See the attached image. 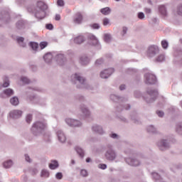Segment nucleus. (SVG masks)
<instances>
[{
    "label": "nucleus",
    "instance_id": "nucleus-47",
    "mask_svg": "<svg viewBox=\"0 0 182 182\" xmlns=\"http://www.w3.org/2000/svg\"><path fill=\"white\" fill-rule=\"evenodd\" d=\"M25 159H26V161H28V163H31V158H29V156L28 155H25Z\"/></svg>",
    "mask_w": 182,
    "mask_h": 182
},
{
    "label": "nucleus",
    "instance_id": "nucleus-29",
    "mask_svg": "<svg viewBox=\"0 0 182 182\" xmlns=\"http://www.w3.org/2000/svg\"><path fill=\"white\" fill-rule=\"evenodd\" d=\"M41 177H49V172L46 170L41 171Z\"/></svg>",
    "mask_w": 182,
    "mask_h": 182
},
{
    "label": "nucleus",
    "instance_id": "nucleus-41",
    "mask_svg": "<svg viewBox=\"0 0 182 182\" xmlns=\"http://www.w3.org/2000/svg\"><path fill=\"white\" fill-rule=\"evenodd\" d=\"M103 63V60L102 59H98L95 62V65H102Z\"/></svg>",
    "mask_w": 182,
    "mask_h": 182
},
{
    "label": "nucleus",
    "instance_id": "nucleus-28",
    "mask_svg": "<svg viewBox=\"0 0 182 182\" xmlns=\"http://www.w3.org/2000/svg\"><path fill=\"white\" fill-rule=\"evenodd\" d=\"M46 46H48V42L43 41V42L40 43L41 49H45V48H46Z\"/></svg>",
    "mask_w": 182,
    "mask_h": 182
},
{
    "label": "nucleus",
    "instance_id": "nucleus-44",
    "mask_svg": "<svg viewBox=\"0 0 182 182\" xmlns=\"http://www.w3.org/2000/svg\"><path fill=\"white\" fill-rule=\"evenodd\" d=\"M99 168H102V170H105V168H107V166L106 164H100Z\"/></svg>",
    "mask_w": 182,
    "mask_h": 182
},
{
    "label": "nucleus",
    "instance_id": "nucleus-16",
    "mask_svg": "<svg viewBox=\"0 0 182 182\" xmlns=\"http://www.w3.org/2000/svg\"><path fill=\"white\" fill-rule=\"evenodd\" d=\"M92 130H94V132H97L100 134H103V129L99 126L93 127Z\"/></svg>",
    "mask_w": 182,
    "mask_h": 182
},
{
    "label": "nucleus",
    "instance_id": "nucleus-24",
    "mask_svg": "<svg viewBox=\"0 0 182 182\" xmlns=\"http://www.w3.org/2000/svg\"><path fill=\"white\" fill-rule=\"evenodd\" d=\"M80 62L82 65H87V63H89V58H87V57L82 58Z\"/></svg>",
    "mask_w": 182,
    "mask_h": 182
},
{
    "label": "nucleus",
    "instance_id": "nucleus-17",
    "mask_svg": "<svg viewBox=\"0 0 182 182\" xmlns=\"http://www.w3.org/2000/svg\"><path fill=\"white\" fill-rule=\"evenodd\" d=\"M4 95H7L8 97H9V96H12V95H14V90L12 89H6L4 91Z\"/></svg>",
    "mask_w": 182,
    "mask_h": 182
},
{
    "label": "nucleus",
    "instance_id": "nucleus-50",
    "mask_svg": "<svg viewBox=\"0 0 182 182\" xmlns=\"http://www.w3.org/2000/svg\"><path fill=\"white\" fill-rule=\"evenodd\" d=\"M55 21H60V15L57 14L55 18Z\"/></svg>",
    "mask_w": 182,
    "mask_h": 182
},
{
    "label": "nucleus",
    "instance_id": "nucleus-58",
    "mask_svg": "<svg viewBox=\"0 0 182 182\" xmlns=\"http://www.w3.org/2000/svg\"><path fill=\"white\" fill-rule=\"evenodd\" d=\"M28 12H31V9H28Z\"/></svg>",
    "mask_w": 182,
    "mask_h": 182
},
{
    "label": "nucleus",
    "instance_id": "nucleus-38",
    "mask_svg": "<svg viewBox=\"0 0 182 182\" xmlns=\"http://www.w3.org/2000/svg\"><path fill=\"white\" fill-rule=\"evenodd\" d=\"M139 19H144V14L143 12H140L138 14Z\"/></svg>",
    "mask_w": 182,
    "mask_h": 182
},
{
    "label": "nucleus",
    "instance_id": "nucleus-60",
    "mask_svg": "<svg viewBox=\"0 0 182 182\" xmlns=\"http://www.w3.org/2000/svg\"><path fill=\"white\" fill-rule=\"evenodd\" d=\"M115 1H120V0H115Z\"/></svg>",
    "mask_w": 182,
    "mask_h": 182
},
{
    "label": "nucleus",
    "instance_id": "nucleus-53",
    "mask_svg": "<svg viewBox=\"0 0 182 182\" xmlns=\"http://www.w3.org/2000/svg\"><path fill=\"white\" fill-rule=\"evenodd\" d=\"M122 32H123V33L124 35V33H126V32H127V28L124 27L123 29H122Z\"/></svg>",
    "mask_w": 182,
    "mask_h": 182
},
{
    "label": "nucleus",
    "instance_id": "nucleus-7",
    "mask_svg": "<svg viewBox=\"0 0 182 182\" xmlns=\"http://www.w3.org/2000/svg\"><path fill=\"white\" fill-rule=\"evenodd\" d=\"M11 117H13V119H18V117H21L22 116V111L19 110H14L10 112Z\"/></svg>",
    "mask_w": 182,
    "mask_h": 182
},
{
    "label": "nucleus",
    "instance_id": "nucleus-6",
    "mask_svg": "<svg viewBox=\"0 0 182 182\" xmlns=\"http://www.w3.org/2000/svg\"><path fill=\"white\" fill-rule=\"evenodd\" d=\"M105 157H107V160H114L116 159V154L113 150L109 149L105 154Z\"/></svg>",
    "mask_w": 182,
    "mask_h": 182
},
{
    "label": "nucleus",
    "instance_id": "nucleus-22",
    "mask_svg": "<svg viewBox=\"0 0 182 182\" xmlns=\"http://www.w3.org/2000/svg\"><path fill=\"white\" fill-rule=\"evenodd\" d=\"M4 167H5V168H9V167H11V166H12V161L9 160L7 161L6 162L4 163Z\"/></svg>",
    "mask_w": 182,
    "mask_h": 182
},
{
    "label": "nucleus",
    "instance_id": "nucleus-56",
    "mask_svg": "<svg viewBox=\"0 0 182 182\" xmlns=\"http://www.w3.org/2000/svg\"><path fill=\"white\" fill-rule=\"evenodd\" d=\"M71 163H72V164H75V161H74V160H72V161H71Z\"/></svg>",
    "mask_w": 182,
    "mask_h": 182
},
{
    "label": "nucleus",
    "instance_id": "nucleus-1",
    "mask_svg": "<svg viewBox=\"0 0 182 182\" xmlns=\"http://www.w3.org/2000/svg\"><path fill=\"white\" fill-rule=\"evenodd\" d=\"M37 6L40 10L35 12V16L36 18H38V19H43L46 15L45 11L46 9H48V6L43 3V1H38L37 3Z\"/></svg>",
    "mask_w": 182,
    "mask_h": 182
},
{
    "label": "nucleus",
    "instance_id": "nucleus-52",
    "mask_svg": "<svg viewBox=\"0 0 182 182\" xmlns=\"http://www.w3.org/2000/svg\"><path fill=\"white\" fill-rule=\"evenodd\" d=\"M151 12V10L150 9H145L146 14H150Z\"/></svg>",
    "mask_w": 182,
    "mask_h": 182
},
{
    "label": "nucleus",
    "instance_id": "nucleus-11",
    "mask_svg": "<svg viewBox=\"0 0 182 182\" xmlns=\"http://www.w3.org/2000/svg\"><path fill=\"white\" fill-rule=\"evenodd\" d=\"M127 163H129V164H130V166H136L140 164V162H139V161H137V159H127Z\"/></svg>",
    "mask_w": 182,
    "mask_h": 182
},
{
    "label": "nucleus",
    "instance_id": "nucleus-40",
    "mask_svg": "<svg viewBox=\"0 0 182 182\" xmlns=\"http://www.w3.org/2000/svg\"><path fill=\"white\" fill-rule=\"evenodd\" d=\"M103 25H104V26L109 25V20L107 18L103 19Z\"/></svg>",
    "mask_w": 182,
    "mask_h": 182
},
{
    "label": "nucleus",
    "instance_id": "nucleus-10",
    "mask_svg": "<svg viewBox=\"0 0 182 182\" xmlns=\"http://www.w3.org/2000/svg\"><path fill=\"white\" fill-rule=\"evenodd\" d=\"M45 127H46V125L43 122H36L33 126V128L37 129V130L39 129H43Z\"/></svg>",
    "mask_w": 182,
    "mask_h": 182
},
{
    "label": "nucleus",
    "instance_id": "nucleus-51",
    "mask_svg": "<svg viewBox=\"0 0 182 182\" xmlns=\"http://www.w3.org/2000/svg\"><path fill=\"white\" fill-rule=\"evenodd\" d=\"M120 90H124V89H126V85H122L119 87Z\"/></svg>",
    "mask_w": 182,
    "mask_h": 182
},
{
    "label": "nucleus",
    "instance_id": "nucleus-20",
    "mask_svg": "<svg viewBox=\"0 0 182 182\" xmlns=\"http://www.w3.org/2000/svg\"><path fill=\"white\" fill-rule=\"evenodd\" d=\"M75 150L77 153L80 156V157H83L85 156V152L83 151V149H82L80 147H76Z\"/></svg>",
    "mask_w": 182,
    "mask_h": 182
},
{
    "label": "nucleus",
    "instance_id": "nucleus-3",
    "mask_svg": "<svg viewBox=\"0 0 182 182\" xmlns=\"http://www.w3.org/2000/svg\"><path fill=\"white\" fill-rule=\"evenodd\" d=\"M145 77V83H146V85H153L154 83H156V76H154V75L146 74Z\"/></svg>",
    "mask_w": 182,
    "mask_h": 182
},
{
    "label": "nucleus",
    "instance_id": "nucleus-43",
    "mask_svg": "<svg viewBox=\"0 0 182 182\" xmlns=\"http://www.w3.org/2000/svg\"><path fill=\"white\" fill-rule=\"evenodd\" d=\"M156 114H158V116L159 117H163V116H164V112H161V111H158L156 112Z\"/></svg>",
    "mask_w": 182,
    "mask_h": 182
},
{
    "label": "nucleus",
    "instance_id": "nucleus-23",
    "mask_svg": "<svg viewBox=\"0 0 182 182\" xmlns=\"http://www.w3.org/2000/svg\"><path fill=\"white\" fill-rule=\"evenodd\" d=\"M149 95H150V96H154L155 97H157L159 92H157V90H153L149 91Z\"/></svg>",
    "mask_w": 182,
    "mask_h": 182
},
{
    "label": "nucleus",
    "instance_id": "nucleus-19",
    "mask_svg": "<svg viewBox=\"0 0 182 182\" xmlns=\"http://www.w3.org/2000/svg\"><path fill=\"white\" fill-rule=\"evenodd\" d=\"M74 78L76 79L77 80H78V82H80V83H84L85 82V78H83L82 77L79 76V75H77V74L74 75Z\"/></svg>",
    "mask_w": 182,
    "mask_h": 182
},
{
    "label": "nucleus",
    "instance_id": "nucleus-57",
    "mask_svg": "<svg viewBox=\"0 0 182 182\" xmlns=\"http://www.w3.org/2000/svg\"><path fill=\"white\" fill-rule=\"evenodd\" d=\"M129 109H130V106H129V108H127V110H128Z\"/></svg>",
    "mask_w": 182,
    "mask_h": 182
},
{
    "label": "nucleus",
    "instance_id": "nucleus-21",
    "mask_svg": "<svg viewBox=\"0 0 182 182\" xmlns=\"http://www.w3.org/2000/svg\"><path fill=\"white\" fill-rule=\"evenodd\" d=\"M44 60L47 63H49L52 60V55L51 54H46L44 55Z\"/></svg>",
    "mask_w": 182,
    "mask_h": 182
},
{
    "label": "nucleus",
    "instance_id": "nucleus-54",
    "mask_svg": "<svg viewBox=\"0 0 182 182\" xmlns=\"http://www.w3.org/2000/svg\"><path fill=\"white\" fill-rule=\"evenodd\" d=\"M111 137H112V139H116V137H117V134H111Z\"/></svg>",
    "mask_w": 182,
    "mask_h": 182
},
{
    "label": "nucleus",
    "instance_id": "nucleus-32",
    "mask_svg": "<svg viewBox=\"0 0 182 182\" xmlns=\"http://www.w3.org/2000/svg\"><path fill=\"white\" fill-rule=\"evenodd\" d=\"M161 147H164V149H167V147H168L167 146V143H166V141L163 140L161 141V144H160Z\"/></svg>",
    "mask_w": 182,
    "mask_h": 182
},
{
    "label": "nucleus",
    "instance_id": "nucleus-26",
    "mask_svg": "<svg viewBox=\"0 0 182 182\" xmlns=\"http://www.w3.org/2000/svg\"><path fill=\"white\" fill-rule=\"evenodd\" d=\"M30 46L32 48L33 50H36L39 45L37 43H30Z\"/></svg>",
    "mask_w": 182,
    "mask_h": 182
},
{
    "label": "nucleus",
    "instance_id": "nucleus-48",
    "mask_svg": "<svg viewBox=\"0 0 182 182\" xmlns=\"http://www.w3.org/2000/svg\"><path fill=\"white\" fill-rule=\"evenodd\" d=\"M17 42L18 43H21V42H23V37H20L17 38Z\"/></svg>",
    "mask_w": 182,
    "mask_h": 182
},
{
    "label": "nucleus",
    "instance_id": "nucleus-33",
    "mask_svg": "<svg viewBox=\"0 0 182 182\" xmlns=\"http://www.w3.org/2000/svg\"><path fill=\"white\" fill-rule=\"evenodd\" d=\"M21 82H23V83H26V84H28V83H29V79H28L26 77H21Z\"/></svg>",
    "mask_w": 182,
    "mask_h": 182
},
{
    "label": "nucleus",
    "instance_id": "nucleus-49",
    "mask_svg": "<svg viewBox=\"0 0 182 182\" xmlns=\"http://www.w3.org/2000/svg\"><path fill=\"white\" fill-rule=\"evenodd\" d=\"M149 132H154V126H150L148 128Z\"/></svg>",
    "mask_w": 182,
    "mask_h": 182
},
{
    "label": "nucleus",
    "instance_id": "nucleus-45",
    "mask_svg": "<svg viewBox=\"0 0 182 182\" xmlns=\"http://www.w3.org/2000/svg\"><path fill=\"white\" fill-rule=\"evenodd\" d=\"M82 113H85V114H89V110H87V109H86V108L82 109Z\"/></svg>",
    "mask_w": 182,
    "mask_h": 182
},
{
    "label": "nucleus",
    "instance_id": "nucleus-8",
    "mask_svg": "<svg viewBox=\"0 0 182 182\" xmlns=\"http://www.w3.org/2000/svg\"><path fill=\"white\" fill-rule=\"evenodd\" d=\"M82 21H83V16H82V14L77 13L74 18L75 23H82Z\"/></svg>",
    "mask_w": 182,
    "mask_h": 182
},
{
    "label": "nucleus",
    "instance_id": "nucleus-12",
    "mask_svg": "<svg viewBox=\"0 0 182 182\" xmlns=\"http://www.w3.org/2000/svg\"><path fill=\"white\" fill-rule=\"evenodd\" d=\"M85 41V38H83V36H79L74 38L75 43H77V45H80V43H83Z\"/></svg>",
    "mask_w": 182,
    "mask_h": 182
},
{
    "label": "nucleus",
    "instance_id": "nucleus-25",
    "mask_svg": "<svg viewBox=\"0 0 182 182\" xmlns=\"http://www.w3.org/2000/svg\"><path fill=\"white\" fill-rule=\"evenodd\" d=\"M90 41H92V45H97V38L95 36H91L90 37Z\"/></svg>",
    "mask_w": 182,
    "mask_h": 182
},
{
    "label": "nucleus",
    "instance_id": "nucleus-2",
    "mask_svg": "<svg viewBox=\"0 0 182 182\" xmlns=\"http://www.w3.org/2000/svg\"><path fill=\"white\" fill-rule=\"evenodd\" d=\"M159 52V47L156 46H151L147 51V55L149 56V58H151L156 55V53H158Z\"/></svg>",
    "mask_w": 182,
    "mask_h": 182
},
{
    "label": "nucleus",
    "instance_id": "nucleus-36",
    "mask_svg": "<svg viewBox=\"0 0 182 182\" xmlns=\"http://www.w3.org/2000/svg\"><path fill=\"white\" fill-rule=\"evenodd\" d=\"M80 174L81 176H82L83 177H86V176H87V171L82 169L80 171Z\"/></svg>",
    "mask_w": 182,
    "mask_h": 182
},
{
    "label": "nucleus",
    "instance_id": "nucleus-5",
    "mask_svg": "<svg viewBox=\"0 0 182 182\" xmlns=\"http://www.w3.org/2000/svg\"><path fill=\"white\" fill-rule=\"evenodd\" d=\"M114 72L113 68H109L108 70H105L103 72L101 73L100 76L102 79H107L112 73Z\"/></svg>",
    "mask_w": 182,
    "mask_h": 182
},
{
    "label": "nucleus",
    "instance_id": "nucleus-27",
    "mask_svg": "<svg viewBox=\"0 0 182 182\" xmlns=\"http://www.w3.org/2000/svg\"><path fill=\"white\" fill-rule=\"evenodd\" d=\"M161 46L164 49H167L168 48V43L164 40L161 41Z\"/></svg>",
    "mask_w": 182,
    "mask_h": 182
},
{
    "label": "nucleus",
    "instance_id": "nucleus-37",
    "mask_svg": "<svg viewBox=\"0 0 182 182\" xmlns=\"http://www.w3.org/2000/svg\"><path fill=\"white\" fill-rule=\"evenodd\" d=\"M57 4L58 5V6H63V5H65V2L63 1V0H58Z\"/></svg>",
    "mask_w": 182,
    "mask_h": 182
},
{
    "label": "nucleus",
    "instance_id": "nucleus-18",
    "mask_svg": "<svg viewBox=\"0 0 182 182\" xmlns=\"http://www.w3.org/2000/svg\"><path fill=\"white\" fill-rule=\"evenodd\" d=\"M159 12H161V15H164V16L167 15V11L166 10V7L164 6H161L159 7Z\"/></svg>",
    "mask_w": 182,
    "mask_h": 182
},
{
    "label": "nucleus",
    "instance_id": "nucleus-42",
    "mask_svg": "<svg viewBox=\"0 0 182 182\" xmlns=\"http://www.w3.org/2000/svg\"><path fill=\"white\" fill-rule=\"evenodd\" d=\"M46 28L49 29L50 31H52V29H53V25L52 24H46Z\"/></svg>",
    "mask_w": 182,
    "mask_h": 182
},
{
    "label": "nucleus",
    "instance_id": "nucleus-14",
    "mask_svg": "<svg viewBox=\"0 0 182 182\" xmlns=\"http://www.w3.org/2000/svg\"><path fill=\"white\" fill-rule=\"evenodd\" d=\"M10 103L14 106H18V105H19V100H18V97H14L10 100Z\"/></svg>",
    "mask_w": 182,
    "mask_h": 182
},
{
    "label": "nucleus",
    "instance_id": "nucleus-9",
    "mask_svg": "<svg viewBox=\"0 0 182 182\" xmlns=\"http://www.w3.org/2000/svg\"><path fill=\"white\" fill-rule=\"evenodd\" d=\"M58 140L61 141V143H65V141H66V136H65V134L62 132V131L58 132Z\"/></svg>",
    "mask_w": 182,
    "mask_h": 182
},
{
    "label": "nucleus",
    "instance_id": "nucleus-13",
    "mask_svg": "<svg viewBox=\"0 0 182 182\" xmlns=\"http://www.w3.org/2000/svg\"><path fill=\"white\" fill-rule=\"evenodd\" d=\"M59 167V164L57 161H52L51 163L49 164V168L51 170H55V168H58Z\"/></svg>",
    "mask_w": 182,
    "mask_h": 182
},
{
    "label": "nucleus",
    "instance_id": "nucleus-55",
    "mask_svg": "<svg viewBox=\"0 0 182 182\" xmlns=\"http://www.w3.org/2000/svg\"><path fill=\"white\" fill-rule=\"evenodd\" d=\"M86 162L87 163H90V158H87L86 159Z\"/></svg>",
    "mask_w": 182,
    "mask_h": 182
},
{
    "label": "nucleus",
    "instance_id": "nucleus-34",
    "mask_svg": "<svg viewBox=\"0 0 182 182\" xmlns=\"http://www.w3.org/2000/svg\"><path fill=\"white\" fill-rule=\"evenodd\" d=\"M26 121L28 122V123H31V122H32V115L31 114H28L26 116Z\"/></svg>",
    "mask_w": 182,
    "mask_h": 182
},
{
    "label": "nucleus",
    "instance_id": "nucleus-30",
    "mask_svg": "<svg viewBox=\"0 0 182 182\" xmlns=\"http://www.w3.org/2000/svg\"><path fill=\"white\" fill-rule=\"evenodd\" d=\"M104 39L105 42H110V39H112V36L110 34H105Z\"/></svg>",
    "mask_w": 182,
    "mask_h": 182
},
{
    "label": "nucleus",
    "instance_id": "nucleus-46",
    "mask_svg": "<svg viewBox=\"0 0 182 182\" xmlns=\"http://www.w3.org/2000/svg\"><path fill=\"white\" fill-rule=\"evenodd\" d=\"M92 28H93V29H99V28H100L99 24H97V23H94V24L92 25Z\"/></svg>",
    "mask_w": 182,
    "mask_h": 182
},
{
    "label": "nucleus",
    "instance_id": "nucleus-35",
    "mask_svg": "<svg viewBox=\"0 0 182 182\" xmlns=\"http://www.w3.org/2000/svg\"><path fill=\"white\" fill-rule=\"evenodd\" d=\"M9 86V80H6L2 85L3 87H8Z\"/></svg>",
    "mask_w": 182,
    "mask_h": 182
},
{
    "label": "nucleus",
    "instance_id": "nucleus-61",
    "mask_svg": "<svg viewBox=\"0 0 182 182\" xmlns=\"http://www.w3.org/2000/svg\"><path fill=\"white\" fill-rule=\"evenodd\" d=\"M181 42L182 43V40L181 41Z\"/></svg>",
    "mask_w": 182,
    "mask_h": 182
},
{
    "label": "nucleus",
    "instance_id": "nucleus-59",
    "mask_svg": "<svg viewBox=\"0 0 182 182\" xmlns=\"http://www.w3.org/2000/svg\"><path fill=\"white\" fill-rule=\"evenodd\" d=\"M161 150H164V149H163L161 148Z\"/></svg>",
    "mask_w": 182,
    "mask_h": 182
},
{
    "label": "nucleus",
    "instance_id": "nucleus-4",
    "mask_svg": "<svg viewBox=\"0 0 182 182\" xmlns=\"http://www.w3.org/2000/svg\"><path fill=\"white\" fill-rule=\"evenodd\" d=\"M65 122L69 126L73 127H79V126H81L82 124L78 120L73 119H67Z\"/></svg>",
    "mask_w": 182,
    "mask_h": 182
},
{
    "label": "nucleus",
    "instance_id": "nucleus-15",
    "mask_svg": "<svg viewBox=\"0 0 182 182\" xmlns=\"http://www.w3.org/2000/svg\"><path fill=\"white\" fill-rule=\"evenodd\" d=\"M101 14H102V15H109V14H110L111 10L110 8L109 7H105L104 9H102L100 10Z\"/></svg>",
    "mask_w": 182,
    "mask_h": 182
},
{
    "label": "nucleus",
    "instance_id": "nucleus-31",
    "mask_svg": "<svg viewBox=\"0 0 182 182\" xmlns=\"http://www.w3.org/2000/svg\"><path fill=\"white\" fill-rule=\"evenodd\" d=\"M164 60V55H160L157 58H156V62H163Z\"/></svg>",
    "mask_w": 182,
    "mask_h": 182
},
{
    "label": "nucleus",
    "instance_id": "nucleus-39",
    "mask_svg": "<svg viewBox=\"0 0 182 182\" xmlns=\"http://www.w3.org/2000/svg\"><path fill=\"white\" fill-rule=\"evenodd\" d=\"M55 177L58 178V180H61L62 177H63V175H62V173H57Z\"/></svg>",
    "mask_w": 182,
    "mask_h": 182
}]
</instances>
